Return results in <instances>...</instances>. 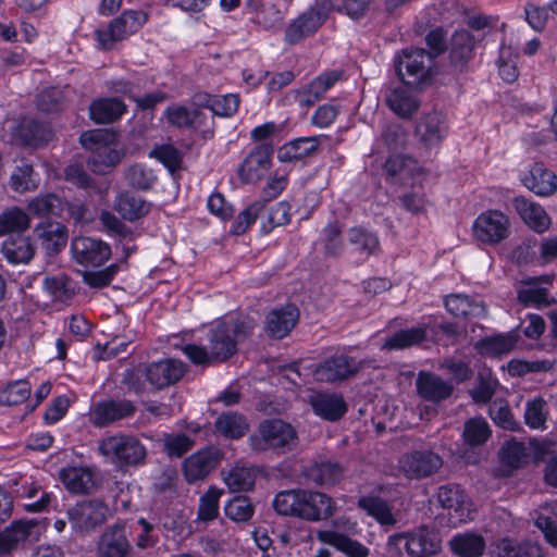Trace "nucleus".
I'll use <instances>...</instances> for the list:
<instances>
[{"mask_svg": "<svg viewBox=\"0 0 557 557\" xmlns=\"http://www.w3.org/2000/svg\"><path fill=\"white\" fill-rule=\"evenodd\" d=\"M30 384L20 380L8 384L0 395V401L9 406H16L26 401L30 396Z\"/></svg>", "mask_w": 557, "mask_h": 557, "instance_id": "nucleus-55", "label": "nucleus"}, {"mask_svg": "<svg viewBox=\"0 0 557 557\" xmlns=\"http://www.w3.org/2000/svg\"><path fill=\"white\" fill-rule=\"evenodd\" d=\"M222 460V453L215 447H206L187 457L183 462V473L188 483L205 480Z\"/></svg>", "mask_w": 557, "mask_h": 557, "instance_id": "nucleus-17", "label": "nucleus"}, {"mask_svg": "<svg viewBox=\"0 0 557 557\" xmlns=\"http://www.w3.org/2000/svg\"><path fill=\"white\" fill-rule=\"evenodd\" d=\"M224 512L228 519L235 522H247L255 513V506L249 497L238 495L225 505Z\"/></svg>", "mask_w": 557, "mask_h": 557, "instance_id": "nucleus-52", "label": "nucleus"}, {"mask_svg": "<svg viewBox=\"0 0 557 557\" xmlns=\"http://www.w3.org/2000/svg\"><path fill=\"white\" fill-rule=\"evenodd\" d=\"M555 289L554 275H541L523 278L517 288V299L524 306L549 307L557 302L552 290Z\"/></svg>", "mask_w": 557, "mask_h": 557, "instance_id": "nucleus-14", "label": "nucleus"}, {"mask_svg": "<svg viewBox=\"0 0 557 557\" xmlns=\"http://www.w3.org/2000/svg\"><path fill=\"white\" fill-rule=\"evenodd\" d=\"M348 242L361 255L369 257L380 248V242L375 234L363 227H352L348 231Z\"/></svg>", "mask_w": 557, "mask_h": 557, "instance_id": "nucleus-48", "label": "nucleus"}, {"mask_svg": "<svg viewBox=\"0 0 557 557\" xmlns=\"http://www.w3.org/2000/svg\"><path fill=\"white\" fill-rule=\"evenodd\" d=\"M265 202L257 200L243 210L236 218L232 226V232L236 235L244 234L256 219L264 211Z\"/></svg>", "mask_w": 557, "mask_h": 557, "instance_id": "nucleus-56", "label": "nucleus"}, {"mask_svg": "<svg viewBox=\"0 0 557 557\" xmlns=\"http://www.w3.org/2000/svg\"><path fill=\"white\" fill-rule=\"evenodd\" d=\"M133 546L125 524L108 527L97 543V557H131Z\"/></svg>", "mask_w": 557, "mask_h": 557, "instance_id": "nucleus-18", "label": "nucleus"}, {"mask_svg": "<svg viewBox=\"0 0 557 557\" xmlns=\"http://www.w3.org/2000/svg\"><path fill=\"white\" fill-rule=\"evenodd\" d=\"M79 141L85 149L90 150L87 165L96 174H107L124 158V151L111 147L114 135L106 129L84 132Z\"/></svg>", "mask_w": 557, "mask_h": 557, "instance_id": "nucleus-4", "label": "nucleus"}, {"mask_svg": "<svg viewBox=\"0 0 557 557\" xmlns=\"http://www.w3.org/2000/svg\"><path fill=\"white\" fill-rule=\"evenodd\" d=\"M136 406L129 399H110L95 405L90 416L92 424L97 428L108 426L116 421L133 417Z\"/></svg>", "mask_w": 557, "mask_h": 557, "instance_id": "nucleus-22", "label": "nucleus"}, {"mask_svg": "<svg viewBox=\"0 0 557 557\" xmlns=\"http://www.w3.org/2000/svg\"><path fill=\"white\" fill-rule=\"evenodd\" d=\"M201 114V111L198 109L189 110L181 106L171 107L166 111L169 122L177 127H190L196 125Z\"/></svg>", "mask_w": 557, "mask_h": 557, "instance_id": "nucleus-60", "label": "nucleus"}, {"mask_svg": "<svg viewBox=\"0 0 557 557\" xmlns=\"http://www.w3.org/2000/svg\"><path fill=\"white\" fill-rule=\"evenodd\" d=\"M319 540L336 547L348 557H368L369 555V549L364 545L338 532H319Z\"/></svg>", "mask_w": 557, "mask_h": 557, "instance_id": "nucleus-43", "label": "nucleus"}, {"mask_svg": "<svg viewBox=\"0 0 557 557\" xmlns=\"http://www.w3.org/2000/svg\"><path fill=\"white\" fill-rule=\"evenodd\" d=\"M416 388L422 399L431 403L445 400L454 392V385L450 382L428 371H420L418 373Z\"/></svg>", "mask_w": 557, "mask_h": 557, "instance_id": "nucleus-24", "label": "nucleus"}, {"mask_svg": "<svg viewBox=\"0 0 557 557\" xmlns=\"http://www.w3.org/2000/svg\"><path fill=\"white\" fill-rule=\"evenodd\" d=\"M98 451L119 468L141 466L147 457L141 441L136 435L122 432L101 438Z\"/></svg>", "mask_w": 557, "mask_h": 557, "instance_id": "nucleus-3", "label": "nucleus"}, {"mask_svg": "<svg viewBox=\"0 0 557 557\" xmlns=\"http://www.w3.org/2000/svg\"><path fill=\"white\" fill-rule=\"evenodd\" d=\"M488 413L494 423L499 428L509 431H517L519 429V423L515 420L510 407L505 399L497 398L493 400L490 405Z\"/></svg>", "mask_w": 557, "mask_h": 557, "instance_id": "nucleus-53", "label": "nucleus"}, {"mask_svg": "<svg viewBox=\"0 0 557 557\" xmlns=\"http://www.w3.org/2000/svg\"><path fill=\"white\" fill-rule=\"evenodd\" d=\"M114 209L124 220L135 221L145 216L150 211V203L141 197L126 191L119 195Z\"/></svg>", "mask_w": 557, "mask_h": 557, "instance_id": "nucleus-39", "label": "nucleus"}, {"mask_svg": "<svg viewBox=\"0 0 557 557\" xmlns=\"http://www.w3.org/2000/svg\"><path fill=\"white\" fill-rule=\"evenodd\" d=\"M272 505L281 516L297 517L310 522L326 520L335 512L332 497L322 492L301 488L280 492Z\"/></svg>", "mask_w": 557, "mask_h": 557, "instance_id": "nucleus-1", "label": "nucleus"}, {"mask_svg": "<svg viewBox=\"0 0 557 557\" xmlns=\"http://www.w3.org/2000/svg\"><path fill=\"white\" fill-rule=\"evenodd\" d=\"M30 219L20 207H12L0 214V236L8 233H21L29 227Z\"/></svg>", "mask_w": 557, "mask_h": 557, "instance_id": "nucleus-46", "label": "nucleus"}, {"mask_svg": "<svg viewBox=\"0 0 557 557\" xmlns=\"http://www.w3.org/2000/svg\"><path fill=\"white\" fill-rule=\"evenodd\" d=\"M517 341L518 337L512 333L485 337L479 343L480 352L493 357L508 354L513 349Z\"/></svg>", "mask_w": 557, "mask_h": 557, "instance_id": "nucleus-47", "label": "nucleus"}, {"mask_svg": "<svg viewBox=\"0 0 557 557\" xmlns=\"http://www.w3.org/2000/svg\"><path fill=\"white\" fill-rule=\"evenodd\" d=\"M443 466V458L433 450H412L398 460L399 471L408 479L420 480L435 474Z\"/></svg>", "mask_w": 557, "mask_h": 557, "instance_id": "nucleus-15", "label": "nucleus"}, {"mask_svg": "<svg viewBox=\"0 0 557 557\" xmlns=\"http://www.w3.org/2000/svg\"><path fill=\"white\" fill-rule=\"evenodd\" d=\"M527 447L520 442H507L500 449L502 462L511 468H520L527 460Z\"/></svg>", "mask_w": 557, "mask_h": 557, "instance_id": "nucleus-57", "label": "nucleus"}, {"mask_svg": "<svg viewBox=\"0 0 557 557\" xmlns=\"http://www.w3.org/2000/svg\"><path fill=\"white\" fill-rule=\"evenodd\" d=\"M358 506L383 527H395L397 523L392 507L379 496H362L358 500Z\"/></svg>", "mask_w": 557, "mask_h": 557, "instance_id": "nucleus-37", "label": "nucleus"}, {"mask_svg": "<svg viewBox=\"0 0 557 557\" xmlns=\"http://www.w3.org/2000/svg\"><path fill=\"white\" fill-rule=\"evenodd\" d=\"M404 548L411 557H429L436 554L441 548V541L435 532L426 527H421L409 533H396L389 536V545Z\"/></svg>", "mask_w": 557, "mask_h": 557, "instance_id": "nucleus-13", "label": "nucleus"}, {"mask_svg": "<svg viewBox=\"0 0 557 557\" xmlns=\"http://www.w3.org/2000/svg\"><path fill=\"white\" fill-rule=\"evenodd\" d=\"M255 327L253 319L247 315L227 318L216 324L209 338L210 356L225 361L237 351V342L249 336Z\"/></svg>", "mask_w": 557, "mask_h": 557, "instance_id": "nucleus-2", "label": "nucleus"}, {"mask_svg": "<svg viewBox=\"0 0 557 557\" xmlns=\"http://www.w3.org/2000/svg\"><path fill=\"white\" fill-rule=\"evenodd\" d=\"M474 38L466 29L457 30L451 37L449 58L455 66L462 67L472 57Z\"/></svg>", "mask_w": 557, "mask_h": 557, "instance_id": "nucleus-42", "label": "nucleus"}, {"mask_svg": "<svg viewBox=\"0 0 557 557\" xmlns=\"http://www.w3.org/2000/svg\"><path fill=\"white\" fill-rule=\"evenodd\" d=\"M109 513L108 505L99 498L78 502L67 510L72 528L81 533L95 531L107 521Z\"/></svg>", "mask_w": 557, "mask_h": 557, "instance_id": "nucleus-12", "label": "nucleus"}, {"mask_svg": "<svg viewBox=\"0 0 557 557\" xmlns=\"http://www.w3.org/2000/svg\"><path fill=\"white\" fill-rule=\"evenodd\" d=\"M320 146L319 137H299L283 145L277 151L282 162H292L313 154Z\"/></svg>", "mask_w": 557, "mask_h": 557, "instance_id": "nucleus-33", "label": "nucleus"}, {"mask_svg": "<svg viewBox=\"0 0 557 557\" xmlns=\"http://www.w3.org/2000/svg\"><path fill=\"white\" fill-rule=\"evenodd\" d=\"M125 111V104L117 98H106L94 101L89 107L91 120L99 124L112 123Z\"/></svg>", "mask_w": 557, "mask_h": 557, "instance_id": "nucleus-38", "label": "nucleus"}, {"mask_svg": "<svg viewBox=\"0 0 557 557\" xmlns=\"http://www.w3.org/2000/svg\"><path fill=\"white\" fill-rule=\"evenodd\" d=\"M260 436L252 435L249 438L253 450L262 451L268 448L286 453L297 445L295 429L280 419L267 420L259 426Z\"/></svg>", "mask_w": 557, "mask_h": 557, "instance_id": "nucleus-8", "label": "nucleus"}, {"mask_svg": "<svg viewBox=\"0 0 557 557\" xmlns=\"http://www.w3.org/2000/svg\"><path fill=\"white\" fill-rule=\"evenodd\" d=\"M64 178L78 188L89 189L96 187V181L86 172L79 162H72L64 169Z\"/></svg>", "mask_w": 557, "mask_h": 557, "instance_id": "nucleus-61", "label": "nucleus"}, {"mask_svg": "<svg viewBox=\"0 0 557 557\" xmlns=\"http://www.w3.org/2000/svg\"><path fill=\"white\" fill-rule=\"evenodd\" d=\"M437 498L443 508L453 510L451 519L463 521L467 517L466 496L457 486L444 485L438 488Z\"/></svg>", "mask_w": 557, "mask_h": 557, "instance_id": "nucleus-40", "label": "nucleus"}, {"mask_svg": "<svg viewBox=\"0 0 557 557\" xmlns=\"http://www.w3.org/2000/svg\"><path fill=\"white\" fill-rule=\"evenodd\" d=\"M299 317L300 312L296 305L287 304L274 308L267 315L264 331L269 337L282 339L297 325Z\"/></svg>", "mask_w": 557, "mask_h": 557, "instance_id": "nucleus-23", "label": "nucleus"}, {"mask_svg": "<svg viewBox=\"0 0 557 557\" xmlns=\"http://www.w3.org/2000/svg\"><path fill=\"white\" fill-rule=\"evenodd\" d=\"M497 385V381L490 374L480 373L476 386L469 393L475 404H486L494 396Z\"/></svg>", "mask_w": 557, "mask_h": 557, "instance_id": "nucleus-62", "label": "nucleus"}, {"mask_svg": "<svg viewBox=\"0 0 557 557\" xmlns=\"http://www.w3.org/2000/svg\"><path fill=\"white\" fill-rule=\"evenodd\" d=\"M512 206L521 219L534 231L544 232L548 228L550 219L537 203L519 196L512 200Z\"/></svg>", "mask_w": 557, "mask_h": 557, "instance_id": "nucleus-32", "label": "nucleus"}, {"mask_svg": "<svg viewBox=\"0 0 557 557\" xmlns=\"http://www.w3.org/2000/svg\"><path fill=\"white\" fill-rule=\"evenodd\" d=\"M148 21V13L140 10H126L112 20L107 29H97L96 37L99 47L110 50L114 44L137 33Z\"/></svg>", "mask_w": 557, "mask_h": 557, "instance_id": "nucleus-9", "label": "nucleus"}, {"mask_svg": "<svg viewBox=\"0 0 557 557\" xmlns=\"http://www.w3.org/2000/svg\"><path fill=\"white\" fill-rule=\"evenodd\" d=\"M344 467L336 461L324 460L307 467L304 474L306 479L319 486H333L344 476Z\"/></svg>", "mask_w": 557, "mask_h": 557, "instance_id": "nucleus-29", "label": "nucleus"}, {"mask_svg": "<svg viewBox=\"0 0 557 557\" xmlns=\"http://www.w3.org/2000/svg\"><path fill=\"white\" fill-rule=\"evenodd\" d=\"M223 490L216 486H210L200 497L198 518L202 521L213 520L218 516L219 499L223 495Z\"/></svg>", "mask_w": 557, "mask_h": 557, "instance_id": "nucleus-54", "label": "nucleus"}, {"mask_svg": "<svg viewBox=\"0 0 557 557\" xmlns=\"http://www.w3.org/2000/svg\"><path fill=\"white\" fill-rule=\"evenodd\" d=\"M308 403L317 416L327 421L339 420L347 410L343 395L337 393L313 392Z\"/></svg>", "mask_w": 557, "mask_h": 557, "instance_id": "nucleus-25", "label": "nucleus"}, {"mask_svg": "<svg viewBox=\"0 0 557 557\" xmlns=\"http://www.w3.org/2000/svg\"><path fill=\"white\" fill-rule=\"evenodd\" d=\"M124 177L131 187L139 190L151 189L157 181L152 170L138 163L126 168L124 171Z\"/></svg>", "mask_w": 557, "mask_h": 557, "instance_id": "nucleus-51", "label": "nucleus"}, {"mask_svg": "<svg viewBox=\"0 0 557 557\" xmlns=\"http://www.w3.org/2000/svg\"><path fill=\"white\" fill-rule=\"evenodd\" d=\"M45 524L38 519H18L0 530V555H9L26 544L39 541Z\"/></svg>", "mask_w": 557, "mask_h": 557, "instance_id": "nucleus-11", "label": "nucleus"}, {"mask_svg": "<svg viewBox=\"0 0 557 557\" xmlns=\"http://www.w3.org/2000/svg\"><path fill=\"white\" fill-rule=\"evenodd\" d=\"M195 445V441L186 434H165L163 437V450L170 457H182Z\"/></svg>", "mask_w": 557, "mask_h": 557, "instance_id": "nucleus-58", "label": "nucleus"}, {"mask_svg": "<svg viewBox=\"0 0 557 557\" xmlns=\"http://www.w3.org/2000/svg\"><path fill=\"white\" fill-rule=\"evenodd\" d=\"M333 9L334 4L331 0L317 1L288 24L285 30V40L289 45H295L313 35L326 21Z\"/></svg>", "mask_w": 557, "mask_h": 557, "instance_id": "nucleus-10", "label": "nucleus"}, {"mask_svg": "<svg viewBox=\"0 0 557 557\" xmlns=\"http://www.w3.org/2000/svg\"><path fill=\"white\" fill-rule=\"evenodd\" d=\"M453 553L460 557H480L485 550L484 537L475 532H466L455 535L449 541Z\"/></svg>", "mask_w": 557, "mask_h": 557, "instance_id": "nucleus-36", "label": "nucleus"}, {"mask_svg": "<svg viewBox=\"0 0 557 557\" xmlns=\"http://www.w3.org/2000/svg\"><path fill=\"white\" fill-rule=\"evenodd\" d=\"M426 338V330L424 327H411L400 330L393 336L388 337L383 347L387 349H404L420 344Z\"/></svg>", "mask_w": 557, "mask_h": 557, "instance_id": "nucleus-49", "label": "nucleus"}, {"mask_svg": "<svg viewBox=\"0 0 557 557\" xmlns=\"http://www.w3.org/2000/svg\"><path fill=\"white\" fill-rule=\"evenodd\" d=\"M214 429L226 438L237 440L247 434L249 424L244 416L228 411L215 420Z\"/></svg>", "mask_w": 557, "mask_h": 557, "instance_id": "nucleus-41", "label": "nucleus"}, {"mask_svg": "<svg viewBox=\"0 0 557 557\" xmlns=\"http://www.w3.org/2000/svg\"><path fill=\"white\" fill-rule=\"evenodd\" d=\"M71 250L75 261L85 267H100L111 256L108 244L85 236L74 238Z\"/></svg>", "mask_w": 557, "mask_h": 557, "instance_id": "nucleus-21", "label": "nucleus"}, {"mask_svg": "<svg viewBox=\"0 0 557 557\" xmlns=\"http://www.w3.org/2000/svg\"><path fill=\"white\" fill-rule=\"evenodd\" d=\"M364 361L346 354H335L310 366V373L315 383L338 385L356 376Z\"/></svg>", "mask_w": 557, "mask_h": 557, "instance_id": "nucleus-6", "label": "nucleus"}, {"mask_svg": "<svg viewBox=\"0 0 557 557\" xmlns=\"http://www.w3.org/2000/svg\"><path fill=\"white\" fill-rule=\"evenodd\" d=\"M285 12L275 4L264 5L255 16V21L265 29L278 28L284 22Z\"/></svg>", "mask_w": 557, "mask_h": 557, "instance_id": "nucleus-64", "label": "nucleus"}, {"mask_svg": "<svg viewBox=\"0 0 557 557\" xmlns=\"http://www.w3.org/2000/svg\"><path fill=\"white\" fill-rule=\"evenodd\" d=\"M473 234L483 244L496 245L508 237L509 220L498 210H488L474 221Z\"/></svg>", "mask_w": 557, "mask_h": 557, "instance_id": "nucleus-16", "label": "nucleus"}, {"mask_svg": "<svg viewBox=\"0 0 557 557\" xmlns=\"http://www.w3.org/2000/svg\"><path fill=\"white\" fill-rule=\"evenodd\" d=\"M59 479L65 488L76 495L89 494L97 487L89 467H66L59 471Z\"/></svg>", "mask_w": 557, "mask_h": 557, "instance_id": "nucleus-26", "label": "nucleus"}, {"mask_svg": "<svg viewBox=\"0 0 557 557\" xmlns=\"http://www.w3.org/2000/svg\"><path fill=\"white\" fill-rule=\"evenodd\" d=\"M446 310L456 318H485L486 306L483 301L465 294H450L444 299Z\"/></svg>", "mask_w": 557, "mask_h": 557, "instance_id": "nucleus-28", "label": "nucleus"}, {"mask_svg": "<svg viewBox=\"0 0 557 557\" xmlns=\"http://www.w3.org/2000/svg\"><path fill=\"white\" fill-rule=\"evenodd\" d=\"M433 55L424 49H406L395 62L398 76L405 85L421 90L431 84Z\"/></svg>", "mask_w": 557, "mask_h": 557, "instance_id": "nucleus-5", "label": "nucleus"}, {"mask_svg": "<svg viewBox=\"0 0 557 557\" xmlns=\"http://www.w3.org/2000/svg\"><path fill=\"white\" fill-rule=\"evenodd\" d=\"M185 372L186 366L182 361L164 359L152 362L149 366H139L135 370L128 371L125 381L138 393L141 391V385L134 377L136 374H144L152 386L161 389L176 384L184 376Z\"/></svg>", "mask_w": 557, "mask_h": 557, "instance_id": "nucleus-7", "label": "nucleus"}, {"mask_svg": "<svg viewBox=\"0 0 557 557\" xmlns=\"http://www.w3.org/2000/svg\"><path fill=\"white\" fill-rule=\"evenodd\" d=\"M223 481L232 493L252 490L256 482V472L252 468L235 466L227 472L222 471Z\"/></svg>", "mask_w": 557, "mask_h": 557, "instance_id": "nucleus-44", "label": "nucleus"}, {"mask_svg": "<svg viewBox=\"0 0 557 557\" xmlns=\"http://www.w3.org/2000/svg\"><path fill=\"white\" fill-rule=\"evenodd\" d=\"M268 224H263V228L270 232L276 226H282L290 221V206L286 201H281L272 206L270 209L264 210Z\"/></svg>", "mask_w": 557, "mask_h": 557, "instance_id": "nucleus-63", "label": "nucleus"}, {"mask_svg": "<svg viewBox=\"0 0 557 557\" xmlns=\"http://www.w3.org/2000/svg\"><path fill=\"white\" fill-rule=\"evenodd\" d=\"M416 135L428 147L441 143L444 136V119L437 112L425 114L416 126Z\"/></svg>", "mask_w": 557, "mask_h": 557, "instance_id": "nucleus-34", "label": "nucleus"}, {"mask_svg": "<svg viewBox=\"0 0 557 557\" xmlns=\"http://www.w3.org/2000/svg\"><path fill=\"white\" fill-rule=\"evenodd\" d=\"M14 137L23 146L37 148L46 145L52 138V132L47 124L24 117L14 131Z\"/></svg>", "mask_w": 557, "mask_h": 557, "instance_id": "nucleus-27", "label": "nucleus"}, {"mask_svg": "<svg viewBox=\"0 0 557 557\" xmlns=\"http://www.w3.org/2000/svg\"><path fill=\"white\" fill-rule=\"evenodd\" d=\"M64 102L63 91L58 87H49L41 90L36 97V106L42 112H57Z\"/></svg>", "mask_w": 557, "mask_h": 557, "instance_id": "nucleus-59", "label": "nucleus"}, {"mask_svg": "<svg viewBox=\"0 0 557 557\" xmlns=\"http://www.w3.org/2000/svg\"><path fill=\"white\" fill-rule=\"evenodd\" d=\"M63 209L64 202L55 194L39 195L27 205L29 213L38 218H46L48 215L60 216Z\"/></svg>", "mask_w": 557, "mask_h": 557, "instance_id": "nucleus-45", "label": "nucleus"}, {"mask_svg": "<svg viewBox=\"0 0 557 557\" xmlns=\"http://www.w3.org/2000/svg\"><path fill=\"white\" fill-rule=\"evenodd\" d=\"M2 252L11 263H28L35 255V246L27 236H10L2 245Z\"/></svg>", "mask_w": 557, "mask_h": 557, "instance_id": "nucleus-35", "label": "nucleus"}, {"mask_svg": "<svg viewBox=\"0 0 557 557\" xmlns=\"http://www.w3.org/2000/svg\"><path fill=\"white\" fill-rule=\"evenodd\" d=\"M462 436L465 443L471 447L483 445L491 436L490 425L481 417L469 419L465 423Z\"/></svg>", "mask_w": 557, "mask_h": 557, "instance_id": "nucleus-50", "label": "nucleus"}, {"mask_svg": "<svg viewBox=\"0 0 557 557\" xmlns=\"http://www.w3.org/2000/svg\"><path fill=\"white\" fill-rule=\"evenodd\" d=\"M35 233L49 256L59 253L66 245L67 230L58 222L40 223L35 227Z\"/></svg>", "mask_w": 557, "mask_h": 557, "instance_id": "nucleus-30", "label": "nucleus"}, {"mask_svg": "<svg viewBox=\"0 0 557 557\" xmlns=\"http://www.w3.org/2000/svg\"><path fill=\"white\" fill-rule=\"evenodd\" d=\"M410 86H388L384 101L388 109L403 120H411L420 109L421 100Z\"/></svg>", "mask_w": 557, "mask_h": 557, "instance_id": "nucleus-19", "label": "nucleus"}, {"mask_svg": "<svg viewBox=\"0 0 557 557\" xmlns=\"http://www.w3.org/2000/svg\"><path fill=\"white\" fill-rule=\"evenodd\" d=\"M273 146L263 143L253 148L238 169V176L244 183L262 180L271 168Z\"/></svg>", "mask_w": 557, "mask_h": 557, "instance_id": "nucleus-20", "label": "nucleus"}, {"mask_svg": "<svg viewBox=\"0 0 557 557\" xmlns=\"http://www.w3.org/2000/svg\"><path fill=\"white\" fill-rule=\"evenodd\" d=\"M524 186L539 196H549L557 190V175L542 163H535L523 178Z\"/></svg>", "mask_w": 557, "mask_h": 557, "instance_id": "nucleus-31", "label": "nucleus"}]
</instances>
